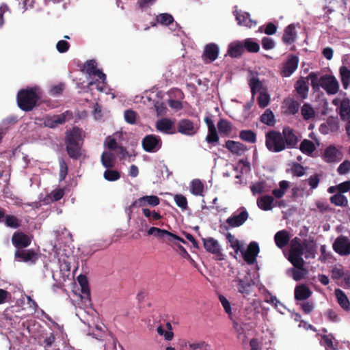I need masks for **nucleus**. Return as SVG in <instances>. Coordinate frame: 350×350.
<instances>
[{
	"label": "nucleus",
	"instance_id": "f257e3e1",
	"mask_svg": "<svg viewBox=\"0 0 350 350\" xmlns=\"http://www.w3.org/2000/svg\"><path fill=\"white\" fill-rule=\"evenodd\" d=\"M39 99L38 89L36 87L21 89L18 92L16 96L17 105L24 111L33 110Z\"/></svg>",
	"mask_w": 350,
	"mask_h": 350
},
{
	"label": "nucleus",
	"instance_id": "f03ea898",
	"mask_svg": "<svg viewBox=\"0 0 350 350\" xmlns=\"http://www.w3.org/2000/svg\"><path fill=\"white\" fill-rule=\"evenodd\" d=\"M254 285L255 282L248 271L243 275L239 273L232 281V287L243 297L252 294Z\"/></svg>",
	"mask_w": 350,
	"mask_h": 350
},
{
	"label": "nucleus",
	"instance_id": "7ed1b4c3",
	"mask_svg": "<svg viewBox=\"0 0 350 350\" xmlns=\"http://www.w3.org/2000/svg\"><path fill=\"white\" fill-rule=\"evenodd\" d=\"M304 254V242L301 243L299 238L295 237L291 242L288 260L294 267H303L304 265L302 255Z\"/></svg>",
	"mask_w": 350,
	"mask_h": 350
},
{
	"label": "nucleus",
	"instance_id": "20e7f679",
	"mask_svg": "<svg viewBox=\"0 0 350 350\" xmlns=\"http://www.w3.org/2000/svg\"><path fill=\"white\" fill-rule=\"evenodd\" d=\"M281 132L271 130L265 134V146L272 152H280L285 150Z\"/></svg>",
	"mask_w": 350,
	"mask_h": 350
},
{
	"label": "nucleus",
	"instance_id": "39448f33",
	"mask_svg": "<svg viewBox=\"0 0 350 350\" xmlns=\"http://www.w3.org/2000/svg\"><path fill=\"white\" fill-rule=\"evenodd\" d=\"M163 142L160 136L154 134L146 135L142 140V146L147 152H157L162 147Z\"/></svg>",
	"mask_w": 350,
	"mask_h": 350
},
{
	"label": "nucleus",
	"instance_id": "423d86ee",
	"mask_svg": "<svg viewBox=\"0 0 350 350\" xmlns=\"http://www.w3.org/2000/svg\"><path fill=\"white\" fill-rule=\"evenodd\" d=\"M310 80L311 86L314 92L319 91L321 88L328 93V74L321 75L319 72H310L308 77Z\"/></svg>",
	"mask_w": 350,
	"mask_h": 350
},
{
	"label": "nucleus",
	"instance_id": "0eeeda50",
	"mask_svg": "<svg viewBox=\"0 0 350 350\" xmlns=\"http://www.w3.org/2000/svg\"><path fill=\"white\" fill-rule=\"evenodd\" d=\"M285 149H292L296 148L299 139L295 131L289 126H285L281 133Z\"/></svg>",
	"mask_w": 350,
	"mask_h": 350
},
{
	"label": "nucleus",
	"instance_id": "6e6552de",
	"mask_svg": "<svg viewBox=\"0 0 350 350\" xmlns=\"http://www.w3.org/2000/svg\"><path fill=\"white\" fill-rule=\"evenodd\" d=\"M199 130V126L189 119H182L177 124V131L183 135L192 136Z\"/></svg>",
	"mask_w": 350,
	"mask_h": 350
},
{
	"label": "nucleus",
	"instance_id": "1a4fd4ad",
	"mask_svg": "<svg viewBox=\"0 0 350 350\" xmlns=\"http://www.w3.org/2000/svg\"><path fill=\"white\" fill-rule=\"evenodd\" d=\"M332 103L338 107L340 118L343 120L350 118V100L345 96L332 100Z\"/></svg>",
	"mask_w": 350,
	"mask_h": 350
},
{
	"label": "nucleus",
	"instance_id": "9d476101",
	"mask_svg": "<svg viewBox=\"0 0 350 350\" xmlns=\"http://www.w3.org/2000/svg\"><path fill=\"white\" fill-rule=\"evenodd\" d=\"M205 250L215 256L216 260L224 259L220 245L217 240L212 237L202 239Z\"/></svg>",
	"mask_w": 350,
	"mask_h": 350
},
{
	"label": "nucleus",
	"instance_id": "9b49d317",
	"mask_svg": "<svg viewBox=\"0 0 350 350\" xmlns=\"http://www.w3.org/2000/svg\"><path fill=\"white\" fill-rule=\"evenodd\" d=\"M15 259L24 262L35 263L38 259V254L34 250H16L14 253Z\"/></svg>",
	"mask_w": 350,
	"mask_h": 350
},
{
	"label": "nucleus",
	"instance_id": "f8f14e48",
	"mask_svg": "<svg viewBox=\"0 0 350 350\" xmlns=\"http://www.w3.org/2000/svg\"><path fill=\"white\" fill-rule=\"evenodd\" d=\"M334 250L341 256L350 254V240L345 237H338L333 243Z\"/></svg>",
	"mask_w": 350,
	"mask_h": 350
},
{
	"label": "nucleus",
	"instance_id": "ddd939ff",
	"mask_svg": "<svg viewBox=\"0 0 350 350\" xmlns=\"http://www.w3.org/2000/svg\"><path fill=\"white\" fill-rule=\"evenodd\" d=\"M12 243L16 250L27 247L31 243V238L23 232H15L12 237Z\"/></svg>",
	"mask_w": 350,
	"mask_h": 350
},
{
	"label": "nucleus",
	"instance_id": "4468645a",
	"mask_svg": "<svg viewBox=\"0 0 350 350\" xmlns=\"http://www.w3.org/2000/svg\"><path fill=\"white\" fill-rule=\"evenodd\" d=\"M260 249L258 244L255 242H251L246 251H243L242 254L244 260L249 265H252L256 262V256L259 253Z\"/></svg>",
	"mask_w": 350,
	"mask_h": 350
},
{
	"label": "nucleus",
	"instance_id": "2eb2a0df",
	"mask_svg": "<svg viewBox=\"0 0 350 350\" xmlns=\"http://www.w3.org/2000/svg\"><path fill=\"white\" fill-rule=\"evenodd\" d=\"M299 59L296 55H289L286 62L284 64L281 70V75L284 77H290L297 68Z\"/></svg>",
	"mask_w": 350,
	"mask_h": 350
},
{
	"label": "nucleus",
	"instance_id": "dca6fc26",
	"mask_svg": "<svg viewBox=\"0 0 350 350\" xmlns=\"http://www.w3.org/2000/svg\"><path fill=\"white\" fill-rule=\"evenodd\" d=\"M156 129L164 134H174L176 133V129L174 126V122L167 118H163L158 120L155 124Z\"/></svg>",
	"mask_w": 350,
	"mask_h": 350
},
{
	"label": "nucleus",
	"instance_id": "f3484780",
	"mask_svg": "<svg viewBox=\"0 0 350 350\" xmlns=\"http://www.w3.org/2000/svg\"><path fill=\"white\" fill-rule=\"evenodd\" d=\"M68 113V111H66L65 113L59 114V115H53V116H46L44 118V124L45 126L49 128H56L59 125L63 124L66 121V113Z\"/></svg>",
	"mask_w": 350,
	"mask_h": 350
},
{
	"label": "nucleus",
	"instance_id": "a211bd4d",
	"mask_svg": "<svg viewBox=\"0 0 350 350\" xmlns=\"http://www.w3.org/2000/svg\"><path fill=\"white\" fill-rule=\"evenodd\" d=\"M97 64L95 60L90 59L88 60L83 65V71L85 72L88 75L89 78L92 77H97L98 78H105V75L102 70L97 69Z\"/></svg>",
	"mask_w": 350,
	"mask_h": 350
},
{
	"label": "nucleus",
	"instance_id": "6ab92c4d",
	"mask_svg": "<svg viewBox=\"0 0 350 350\" xmlns=\"http://www.w3.org/2000/svg\"><path fill=\"white\" fill-rule=\"evenodd\" d=\"M159 203L160 199L157 196H145L134 201L131 204V207H142L145 206L146 205L156 206L159 205Z\"/></svg>",
	"mask_w": 350,
	"mask_h": 350
},
{
	"label": "nucleus",
	"instance_id": "aec40b11",
	"mask_svg": "<svg viewBox=\"0 0 350 350\" xmlns=\"http://www.w3.org/2000/svg\"><path fill=\"white\" fill-rule=\"evenodd\" d=\"M81 130L79 127L75 126L71 130L66 131L65 144H81Z\"/></svg>",
	"mask_w": 350,
	"mask_h": 350
},
{
	"label": "nucleus",
	"instance_id": "412c9836",
	"mask_svg": "<svg viewBox=\"0 0 350 350\" xmlns=\"http://www.w3.org/2000/svg\"><path fill=\"white\" fill-rule=\"evenodd\" d=\"M219 54V48L216 44L210 43L205 46L204 50L202 54V59L204 61L212 62L215 61Z\"/></svg>",
	"mask_w": 350,
	"mask_h": 350
},
{
	"label": "nucleus",
	"instance_id": "4be33fe9",
	"mask_svg": "<svg viewBox=\"0 0 350 350\" xmlns=\"http://www.w3.org/2000/svg\"><path fill=\"white\" fill-rule=\"evenodd\" d=\"M225 147L233 154L238 156H241L247 150V148L245 144L233 140L226 141Z\"/></svg>",
	"mask_w": 350,
	"mask_h": 350
},
{
	"label": "nucleus",
	"instance_id": "5701e85b",
	"mask_svg": "<svg viewBox=\"0 0 350 350\" xmlns=\"http://www.w3.org/2000/svg\"><path fill=\"white\" fill-rule=\"evenodd\" d=\"M234 14L236 16V20L238 21L239 25H244L247 27H252L256 25V21H253L250 14L248 12L239 13V11H234Z\"/></svg>",
	"mask_w": 350,
	"mask_h": 350
},
{
	"label": "nucleus",
	"instance_id": "b1692460",
	"mask_svg": "<svg viewBox=\"0 0 350 350\" xmlns=\"http://www.w3.org/2000/svg\"><path fill=\"white\" fill-rule=\"evenodd\" d=\"M248 217L246 211H241L239 215H232L226 219V223L230 228L239 227L243 224Z\"/></svg>",
	"mask_w": 350,
	"mask_h": 350
},
{
	"label": "nucleus",
	"instance_id": "393cba45",
	"mask_svg": "<svg viewBox=\"0 0 350 350\" xmlns=\"http://www.w3.org/2000/svg\"><path fill=\"white\" fill-rule=\"evenodd\" d=\"M334 296L337 303L344 310H350V301L344 291L340 288H336L334 291Z\"/></svg>",
	"mask_w": 350,
	"mask_h": 350
},
{
	"label": "nucleus",
	"instance_id": "a878e982",
	"mask_svg": "<svg viewBox=\"0 0 350 350\" xmlns=\"http://www.w3.org/2000/svg\"><path fill=\"white\" fill-rule=\"evenodd\" d=\"M297 38V32L295 27L293 24H290L285 27L284 33L282 38V42L286 44H293Z\"/></svg>",
	"mask_w": 350,
	"mask_h": 350
},
{
	"label": "nucleus",
	"instance_id": "bb28decb",
	"mask_svg": "<svg viewBox=\"0 0 350 350\" xmlns=\"http://www.w3.org/2000/svg\"><path fill=\"white\" fill-rule=\"evenodd\" d=\"M243 42L237 41L232 42L228 47V55L234 58L240 57L244 52Z\"/></svg>",
	"mask_w": 350,
	"mask_h": 350
},
{
	"label": "nucleus",
	"instance_id": "cd10ccee",
	"mask_svg": "<svg viewBox=\"0 0 350 350\" xmlns=\"http://www.w3.org/2000/svg\"><path fill=\"white\" fill-rule=\"evenodd\" d=\"M295 90L301 99L308 97L309 87L308 83L303 78L299 79L295 84Z\"/></svg>",
	"mask_w": 350,
	"mask_h": 350
},
{
	"label": "nucleus",
	"instance_id": "c85d7f7f",
	"mask_svg": "<svg viewBox=\"0 0 350 350\" xmlns=\"http://www.w3.org/2000/svg\"><path fill=\"white\" fill-rule=\"evenodd\" d=\"M217 129L221 136L228 137L232 132V123L226 119H220L217 122Z\"/></svg>",
	"mask_w": 350,
	"mask_h": 350
},
{
	"label": "nucleus",
	"instance_id": "c756f323",
	"mask_svg": "<svg viewBox=\"0 0 350 350\" xmlns=\"http://www.w3.org/2000/svg\"><path fill=\"white\" fill-rule=\"evenodd\" d=\"M289 240V235L286 230L278 231L274 236L275 243L276 245L280 249L287 245Z\"/></svg>",
	"mask_w": 350,
	"mask_h": 350
},
{
	"label": "nucleus",
	"instance_id": "7c9ffc66",
	"mask_svg": "<svg viewBox=\"0 0 350 350\" xmlns=\"http://www.w3.org/2000/svg\"><path fill=\"white\" fill-rule=\"evenodd\" d=\"M274 201L273 197L271 196H263L258 198L257 200V205L263 211H269L273 208V203Z\"/></svg>",
	"mask_w": 350,
	"mask_h": 350
},
{
	"label": "nucleus",
	"instance_id": "2f4dec72",
	"mask_svg": "<svg viewBox=\"0 0 350 350\" xmlns=\"http://www.w3.org/2000/svg\"><path fill=\"white\" fill-rule=\"evenodd\" d=\"M311 295V291L306 285L297 286L295 289V298L297 300L304 301L307 299Z\"/></svg>",
	"mask_w": 350,
	"mask_h": 350
},
{
	"label": "nucleus",
	"instance_id": "473e14b6",
	"mask_svg": "<svg viewBox=\"0 0 350 350\" xmlns=\"http://www.w3.org/2000/svg\"><path fill=\"white\" fill-rule=\"evenodd\" d=\"M66 148L68 156L73 159H78L81 156V144H66Z\"/></svg>",
	"mask_w": 350,
	"mask_h": 350
},
{
	"label": "nucleus",
	"instance_id": "72a5a7b5",
	"mask_svg": "<svg viewBox=\"0 0 350 350\" xmlns=\"http://www.w3.org/2000/svg\"><path fill=\"white\" fill-rule=\"evenodd\" d=\"M260 121L269 126H273L275 124V116L270 109H267L260 116Z\"/></svg>",
	"mask_w": 350,
	"mask_h": 350
},
{
	"label": "nucleus",
	"instance_id": "f704fd0d",
	"mask_svg": "<svg viewBox=\"0 0 350 350\" xmlns=\"http://www.w3.org/2000/svg\"><path fill=\"white\" fill-rule=\"evenodd\" d=\"M100 161L102 165L106 168H112L115 165V156L110 152H103Z\"/></svg>",
	"mask_w": 350,
	"mask_h": 350
},
{
	"label": "nucleus",
	"instance_id": "c9c22d12",
	"mask_svg": "<svg viewBox=\"0 0 350 350\" xmlns=\"http://www.w3.org/2000/svg\"><path fill=\"white\" fill-rule=\"evenodd\" d=\"M244 50L249 53H258L260 50L259 44L253 38H247L243 41Z\"/></svg>",
	"mask_w": 350,
	"mask_h": 350
},
{
	"label": "nucleus",
	"instance_id": "e433bc0d",
	"mask_svg": "<svg viewBox=\"0 0 350 350\" xmlns=\"http://www.w3.org/2000/svg\"><path fill=\"white\" fill-rule=\"evenodd\" d=\"M239 138L246 142L254 144L256 142V134L252 130H241Z\"/></svg>",
	"mask_w": 350,
	"mask_h": 350
},
{
	"label": "nucleus",
	"instance_id": "4c0bfd02",
	"mask_svg": "<svg viewBox=\"0 0 350 350\" xmlns=\"http://www.w3.org/2000/svg\"><path fill=\"white\" fill-rule=\"evenodd\" d=\"M315 243L312 241H304V254L306 258H314Z\"/></svg>",
	"mask_w": 350,
	"mask_h": 350
},
{
	"label": "nucleus",
	"instance_id": "58836bf2",
	"mask_svg": "<svg viewBox=\"0 0 350 350\" xmlns=\"http://www.w3.org/2000/svg\"><path fill=\"white\" fill-rule=\"evenodd\" d=\"M3 221L5 222L6 226L14 229L19 228L21 224V220L19 219L17 217L12 215L5 214Z\"/></svg>",
	"mask_w": 350,
	"mask_h": 350
},
{
	"label": "nucleus",
	"instance_id": "ea45409f",
	"mask_svg": "<svg viewBox=\"0 0 350 350\" xmlns=\"http://www.w3.org/2000/svg\"><path fill=\"white\" fill-rule=\"evenodd\" d=\"M191 191L195 196H203L204 184L199 179H194L191 183Z\"/></svg>",
	"mask_w": 350,
	"mask_h": 350
},
{
	"label": "nucleus",
	"instance_id": "a19ab883",
	"mask_svg": "<svg viewBox=\"0 0 350 350\" xmlns=\"http://www.w3.org/2000/svg\"><path fill=\"white\" fill-rule=\"evenodd\" d=\"M94 77L92 78H89L90 81H89L87 87L90 90H92V87L93 85L96 86V89L99 92H103L104 90L106 77L103 79V78H98L97 79H94Z\"/></svg>",
	"mask_w": 350,
	"mask_h": 350
},
{
	"label": "nucleus",
	"instance_id": "79ce46f5",
	"mask_svg": "<svg viewBox=\"0 0 350 350\" xmlns=\"http://www.w3.org/2000/svg\"><path fill=\"white\" fill-rule=\"evenodd\" d=\"M286 172H291L294 176L301 177L305 174L306 170L301 164L294 162L293 163L291 169L286 170Z\"/></svg>",
	"mask_w": 350,
	"mask_h": 350
},
{
	"label": "nucleus",
	"instance_id": "37998d69",
	"mask_svg": "<svg viewBox=\"0 0 350 350\" xmlns=\"http://www.w3.org/2000/svg\"><path fill=\"white\" fill-rule=\"evenodd\" d=\"M342 147L329 146V161H338L342 158Z\"/></svg>",
	"mask_w": 350,
	"mask_h": 350
},
{
	"label": "nucleus",
	"instance_id": "c03bdc74",
	"mask_svg": "<svg viewBox=\"0 0 350 350\" xmlns=\"http://www.w3.org/2000/svg\"><path fill=\"white\" fill-rule=\"evenodd\" d=\"M300 150L304 154H311L315 150L313 142L308 139H304L299 146Z\"/></svg>",
	"mask_w": 350,
	"mask_h": 350
},
{
	"label": "nucleus",
	"instance_id": "a18cd8bd",
	"mask_svg": "<svg viewBox=\"0 0 350 350\" xmlns=\"http://www.w3.org/2000/svg\"><path fill=\"white\" fill-rule=\"evenodd\" d=\"M59 165V181H63L65 180L67 174H68V165L66 161L63 157H59L58 159Z\"/></svg>",
	"mask_w": 350,
	"mask_h": 350
},
{
	"label": "nucleus",
	"instance_id": "49530a36",
	"mask_svg": "<svg viewBox=\"0 0 350 350\" xmlns=\"http://www.w3.org/2000/svg\"><path fill=\"white\" fill-rule=\"evenodd\" d=\"M167 233L168 234H165V238H163V241L165 242L167 244H174L176 245V241H180L183 243H187L183 238L178 237V235L169 231H167Z\"/></svg>",
	"mask_w": 350,
	"mask_h": 350
},
{
	"label": "nucleus",
	"instance_id": "de8ad7c7",
	"mask_svg": "<svg viewBox=\"0 0 350 350\" xmlns=\"http://www.w3.org/2000/svg\"><path fill=\"white\" fill-rule=\"evenodd\" d=\"M156 21L161 25L167 26L173 23L174 18L170 14L163 13L156 16Z\"/></svg>",
	"mask_w": 350,
	"mask_h": 350
},
{
	"label": "nucleus",
	"instance_id": "09e8293b",
	"mask_svg": "<svg viewBox=\"0 0 350 350\" xmlns=\"http://www.w3.org/2000/svg\"><path fill=\"white\" fill-rule=\"evenodd\" d=\"M103 177L108 181H116L120 178V173L117 170H111V168H107V170L104 172Z\"/></svg>",
	"mask_w": 350,
	"mask_h": 350
},
{
	"label": "nucleus",
	"instance_id": "8fccbe9b",
	"mask_svg": "<svg viewBox=\"0 0 350 350\" xmlns=\"http://www.w3.org/2000/svg\"><path fill=\"white\" fill-rule=\"evenodd\" d=\"M77 280L81 286L82 293L88 296H90V291L89 288L88 280L87 277L84 275H79L77 278Z\"/></svg>",
	"mask_w": 350,
	"mask_h": 350
},
{
	"label": "nucleus",
	"instance_id": "3c124183",
	"mask_svg": "<svg viewBox=\"0 0 350 350\" xmlns=\"http://www.w3.org/2000/svg\"><path fill=\"white\" fill-rule=\"evenodd\" d=\"M189 347L191 350H211V345L203 340L189 343Z\"/></svg>",
	"mask_w": 350,
	"mask_h": 350
},
{
	"label": "nucleus",
	"instance_id": "603ef678",
	"mask_svg": "<svg viewBox=\"0 0 350 350\" xmlns=\"http://www.w3.org/2000/svg\"><path fill=\"white\" fill-rule=\"evenodd\" d=\"M219 135L216 128L208 129V135L206 137V141L211 144H215L219 142Z\"/></svg>",
	"mask_w": 350,
	"mask_h": 350
},
{
	"label": "nucleus",
	"instance_id": "864d4df0",
	"mask_svg": "<svg viewBox=\"0 0 350 350\" xmlns=\"http://www.w3.org/2000/svg\"><path fill=\"white\" fill-rule=\"evenodd\" d=\"M165 234H168L167 230L161 229L157 227H150L147 231L148 235H153L157 238L161 239L165 238Z\"/></svg>",
	"mask_w": 350,
	"mask_h": 350
},
{
	"label": "nucleus",
	"instance_id": "5fc2aeb1",
	"mask_svg": "<svg viewBox=\"0 0 350 350\" xmlns=\"http://www.w3.org/2000/svg\"><path fill=\"white\" fill-rule=\"evenodd\" d=\"M340 73L342 85L346 89L348 87L350 81V70L343 66L340 68Z\"/></svg>",
	"mask_w": 350,
	"mask_h": 350
},
{
	"label": "nucleus",
	"instance_id": "6e6d98bb",
	"mask_svg": "<svg viewBox=\"0 0 350 350\" xmlns=\"http://www.w3.org/2000/svg\"><path fill=\"white\" fill-rule=\"evenodd\" d=\"M226 239L230 243V246L234 249L236 253H238L239 251L241 250V245L239 243V241L237 239L234 235L230 233H228L226 234Z\"/></svg>",
	"mask_w": 350,
	"mask_h": 350
},
{
	"label": "nucleus",
	"instance_id": "4d7b16f0",
	"mask_svg": "<svg viewBox=\"0 0 350 350\" xmlns=\"http://www.w3.org/2000/svg\"><path fill=\"white\" fill-rule=\"evenodd\" d=\"M143 214L146 217H147L150 221L154 220L157 221L160 220L162 218L161 214L154 211H150L149 208H144L142 209Z\"/></svg>",
	"mask_w": 350,
	"mask_h": 350
},
{
	"label": "nucleus",
	"instance_id": "13d9d810",
	"mask_svg": "<svg viewBox=\"0 0 350 350\" xmlns=\"http://www.w3.org/2000/svg\"><path fill=\"white\" fill-rule=\"evenodd\" d=\"M257 101L259 107L263 109L269 105L270 101V96L267 93L261 92L258 96Z\"/></svg>",
	"mask_w": 350,
	"mask_h": 350
},
{
	"label": "nucleus",
	"instance_id": "bf43d9fd",
	"mask_svg": "<svg viewBox=\"0 0 350 350\" xmlns=\"http://www.w3.org/2000/svg\"><path fill=\"white\" fill-rule=\"evenodd\" d=\"M293 278L295 281H299L304 278L305 274L306 273V270L303 267H295L294 269H292Z\"/></svg>",
	"mask_w": 350,
	"mask_h": 350
},
{
	"label": "nucleus",
	"instance_id": "052dcab7",
	"mask_svg": "<svg viewBox=\"0 0 350 350\" xmlns=\"http://www.w3.org/2000/svg\"><path fill=\"white\" fill-rule=\"evenodd\" d=\"M301 115L305 120H309L314 117V111L309 104L305 103L301 107Z\"/></svg>",
	"mask_w": 350,
	"mask_h": 350
},
{
	"label": "nucleus",
	"instance_id": "680f3d73",
	"mask_svg": "<svg viewBox=\"0 0 350 350\" xmlns=\"http://www.w3.org/2000/svg\"><path fill=\"white\" fill-rule=\"evenodd\" d=\"M285 103L287 107V111L289 114L294 115L297 113L299 108V103L297 101L289 100L285 101Z\"/></svg>",
	"mask_w": 350,
	"mask_h": 350
},
{
	"label": "nucleus",
	"instance_id": "e2e57ef3",
	"mask_svg": "<svg viewBox=\"0 0 350 350\" xmlns=\"http://www.w3.org/2000/svg\"><path fill=\"white\" fill-rule=\"evenodd\" d=\"M265 182L264 181L257 182L250 187L251 191L254 196L265 192Z\"/></svg>",
	"mask_w": 350,
	"mask_h": 350
},
{
	"label": "nucleus",
	"instance_id": "0e129e2a",
	"mask_svg": "<svg viewBox=\"0 0 350 350\" xmlns=\"http://www.w3.org/2000/svg\"><path fill=\"white\" fill-rule=\"evenodd\" d=\"M124 120L127 123L131 124L136 123L137 113L135 111L132 109H127L124 111Z\"/></svg>",
	"mask_w": 350,
	"mask_h": 350
},
{
	"label": "nucleus",
	"instance_id": "69168bd1",
	"mask_svg": "<svg viewBox=\"0 0 350 350\" xmlns=\"http://www.w3.org/2000/svg\"><path fill=\"white\" fill-rule=\"evenodd\" d=\"M331 202L337 206H346L347 204V199L341 193L336 194L331 198Z\"/></svg>",
	"mask_w": 350,
	"mask_h": 350
},
{
	"label": "nucleus",
	"instance_id": "338daca9",
	"mask_svg": "<svg viewBox=\"0 0 350 350\" xmlns=\"http://www.w3.org/2000/svg\"><path fill=\"white\" fill-rule=\"evenodd\" d=\"M345 275L343 267L341 265H338L334 267L332 269V278L334 280H339Z\"/></svg>",
	"mask_w": 350,
	"mask_h": 350
},
{
	"label": "nucleus",
	"instance_id": "774afa93",
	"mask_svg": "<svg viewBox=\"0 0 350 350\" xmlns=\"http://www.w3.org/2000/svg\"><path fill=\"white\" fill-rule=\"evenodd\" d=\"M55 340V336L53 333H50V334L46 336L43 342L42 345L45 348L46 350H55L54 348H53V345L54 344Z\"/></svg>",
	"mask_w": 350,
	"mask_h": 350
}]
</instances>
